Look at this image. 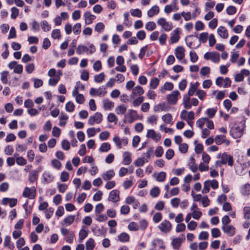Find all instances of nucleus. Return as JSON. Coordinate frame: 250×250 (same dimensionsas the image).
<instances>
[{
	"mask_svg": "<svg viewBox=\"0 0 250 250\" xmlns=\"http://www.w3.org/2000/svg\"><path fill=\"white\" fill-rule=\"evenodd\" d=\"M185 49L183 46H178L175 49V55L179 60L183 59L185 56Z\"/></svg>",
	"mask_w": 250,
	"mask_h": 250,
	"instance_id": "obj_11",
	"label": "nucleus"
},
{
	"mask_svg": "<svg viewBox=\"0 0 250 250\" xmlns=\"http://www.w3.org/2000/svg\"><path fill=\"white\" fill-rule=\"evenodd\" d=\"M127 116L128 117V122L129 123H132L134 121L137 120L139 117L137 112L133 109L128 110Z\"/></svg>",
	"mask_w": 250,
	"mask_h": 250,
	"instance_id": "obj_10",
	"label": "nucleus"
},
{
	"mask_svg": "<svg viewBox=\"0 0 250 250\" xmlns=\"http://www.w3.org/2000/svg\"><path fill=\"white\" fill-rule=\"evenodd\" d=\"M126 111V107L124 104L120 105L115 108V111L117 114H124Z\"/></svg>",
	"mask_w": 250,
	"mask_h": 250,
	"instance_id": "obj_36",
	"label": "nucleus"
},
{
	"mask_svg": "<svg viewBox=\"0 0 250 250\" xmlns=\"http://www.w3.org/2000/svg\"><path fill=\"white\" fill-rule=\"evenodd\" d=\"M39 171L33 170L29 173V181L31 183H34L38 178Z\"/></svg>",
	"mask_w": 250,
	"mask_h": 250,
	"instance_id": "obj_37",
	"label": "nucleus"
},
{
	"mask_svg": "<svg viewBox=\"0 0 250 250\" xmlns=\"http://www.w3.org/2000/svg\"><path fill=\"white\" fill-rule=\"evenodd\" d=\"M144 93L143 88L140 85H137L131 90L129 97L131 99H134L137 97L141 96Z\"/></svg>",
	"mask_w": 250,
	"mask_h": 250,
	"instance_id": "obj_4",
	"label": "nucleus"
},
{
	"mask_svg": "<svg viewBox=\"0 0 250 250\" xmlns=\"http://www.w3.org/2000/svg\"><path fill=\"white\" fill-rule=\"evenodd\" d=\"M111 149V146L109 143H103L100 148L99 150L101 152H106Z\"/></svg>",
	"mask_w": 250,
	"mask_h": 250,
	"instance_id": "obj_33",
	"label": "nucleus"
},
{
	"mask_svg": "<svg viewBox=\"0 0 250 250\" xmlns=\"http://www.w3.org/2000/svg\"><path fill=\"white\" fill-rule=\"evenodd\" d=\"M85 250H93L95 247V242L93 238H89L85 243Z\"/></svg>",
	"mask_w": 250,
	"mask_h": 250,
	"instance_id": "obj_29",
	"label": "nucleus"
},
{
	"mask_svg": "<svg viewBox=\"0 0 250 250\" xmlns=\"http://www.w3.org/2000/svg\"><path fill=\"white\" fill-rule=\"evenodd\" d=\"M210 187L213 189H216L218 188V182L215 179L212 180H208L204 183V188L202 189V192L204 193H207L209 192L210 190Z\"/></svg>",
	"mask_w": 250,
	"mask_h": 250,
	"instance_id": "obj_1",
	"label": "nucleus"
},
{
	"mask_svg": "<svg viewBox=\"0 0 250 250\" xmlns=\"http://www.w3.org/2000/svg\"><path fill=\"white\" fill-rule=\"evenodd\" d=\"M222 229L225 233H227L230 236L234 235L235 233V229L232 226H222Z\"/></svg>",
	"mask_w": 250,
	"mask_h": 250,
	"instance_id": "obj_14",
	"label": "nucleus"
},
{
	"mask_svg": "<svg viewBox=\"0 0 250 250\" xmlns=\"http://www.w3.org/2000/svg\"><path fill=\"white\" fill-rule=\"evenodd\" d=\"M217 33L223 39H227L228 37V30L224 26H219L217 29Z\"/></svg>",
	"mask_w": 250,
	"mask_h": 250,
	"instance_id": "obj_19",
	"label": "nucleus"
},
{
	"mask_svg": "<svg viewBox=\"0 0 250 250\" xmlns=\"http://www.w3.org/2000/svg\"><path fill=\"white\" fill-rule=\"evenodd\" d=\"M156 173H154L153 175L156 177V180L158 182H164L166 177V173L164 171L159 172L157 176Z\"/></svg>",
	"mask_w": 250,
	"mask_h": 250,
	"instance_id": "obj_32",
	"label": "nucleus"
},
{
	"mask_svg": "<svg viewBox=\"0 0 250 250\" xmlns=\"http://www.w3.org/2000/svg\"><path fill=\"white\" fill-rule=\"evenodd\" d=\"M51 164L54 168L57 169H60L62 167L61 163L57 159L52 160L51 161Z\"/></svg>",
	"mask_w": 250,
	"mask_h": 250,
	"instance_id": "obj_64",
	"label": "nucleus"
},
{
	"mask_svg": "<svg viewBox=\"0 0 250 250\" xmlns=\"http://www.w3.org/2000/svg\"><path fill=\"white\" fill-rule=\"evenodd\" d=\"M42 177L44 180V181L49 183L53 181L54 179V176L49 171H44L42 174Z\"/></svg>",
	"mask_w": 250,
	"mask_h": 250,
	"instance_id": "obj_22",
	"label": "nucleus"
},
{
	"mask_svg": "<svg viewBox=\"0 0 250 250\" xmlns=\"http://www.w3.org/2000/svg\"><path fill=\"white\" fill-rule=\"evenodd\" d=\"M81 24L77 23L73 27V31L75 35L79 34L81 32Z\"/></svg>",
	"mask_w": 250,
	"mask_h": 250,
	"instance_id": "obj_52",
	"label": "nucleus"
},
{
	"mask_svg": "<svg viewBox=\"0 0 250 250\" xmlns=\"http://www.w3.org/2000/svg\"><path fill=\"white\" fill-rule=\"evenodd\" d=\"M190 169L193 172H195L197 169V165L195 164V160L193 157L190 158V162L188 164Z\"/></svg>",
	"mask_w": 250,
	"mask_h": 250,
	"instance_id": "obj_26",
	"label": "nucleus"
},
{
	"mask_svg": "<svg viewBox=\"0 0 250 250\" xmlns=\"http://www.w3.org/2000/svg\"><path fill=\"white\" fill-rule=\"evenodd\" d=\"M208 120L207 118H202L198 119L196 122L197 126L200 129H202L205 122Z\"/></svg>",
	"mask_w": 250,
	"mask_h": 250,
	"instance_id": "obj_54",
	"label": "nucleus"
},
{
	"mask_svg": "<svg viewBox=\"0 0 250 250\" xmlns=\"http://www.w3.org/2000/svg\"><path fill=\"white\" fill-rule=\"evenodd\" d=\"M60 79L59 75H57L54 78L49 79L48 84L50 85L55 86L59 81Z\"/></svg>",
	"mask_w": 250,
	"mask_h": 250,
	"instance_id": "obj_58",
	"label": "nucleus"
},
{
	"mask_svg": "<svg viewBox=\"0 0 250 250\" xmlns=\"http://www.w3.org/2000/svg\"><path fill=\"white\" fill-rule=\"evenodd\" d=\"M241 192L243 195H248L250 194V185L247 184L242 187Z\"/></svg>",
	"mask_w": 250,
	"mask_h": 250,
	"instance_id": "obj_40",
	"label": "nucleus"
},
{
	"mask_svg": "<svg viewBox=\"0 0 250 250\" xmlns=\"http://www.w3.org/2000/svg\"><path fill=\"white\" fill-rule=\"evenodd\" d=\"M190 60L192 62H195L197 61L198 57L195 51H190L189 52Z\"/></svg>",
	"mask_w": 250,
	"mask_h": 250,
	"instance_id": "obj_62",
	"label": "nucleus"
},
{
	"mask_svg": "<svg viewBox=\"0 0 250 250\" xmlns=\"http://www.w3.org/2000/svg\"><path fill=\"white\" fill-rule=\"evenodd\" d=\"M123 164L125 165H128L131 162L130 153L129 152H125L124 153Z\"/></svg>",
	"mask_w": 250,
	"mask_h": 250,
	"instance_id": "obj_27",
	"label": "nucleus"
},
{
	"mask_svg": "<svg viewBox=\"0 0 250 250\" xmlns=\"http://www.w3.org/2000/svg\"><path fill=\"white\" fill-rule=\"evenodd\" d=\"M162 219V214L161 212H156L153 217V221L155 223H158Z\"/></svg>",
	"mask_w": 250,
	"mask_h": 250,
	"instance_id": "obj_56",
	"label": "nucleus"
},
{
	"mask_svg": "<svg viewBox=\"0 0 250 250\" xmlns=\"http://www.w3.org/2000/svg\"><path fill=\"white\" fill-rule=\"evenodd\" d=\"M102 120V114L101 113L96 112L89 117L87 123L89 125H93L95 124H100Z\"/></svg>",
	"mask_w": 250,
	"mask_h": 250,
	"instance_id": "obj_2",
	"label": "nucleus"
},
{
	"mask_svg": "<svg viewBox=\"0 0 250 250\" xmlns=\"http://www.w3.org/2000/svg\"><path fill=\"white\" fill-rule=\"evenodd\" d=\"M51 36L54 39H59L61 38V32L59 29H54L52 31Z\"/></svg>",
	"mask_w": 250,
	"mask_h": 250,
	"instance_id": "obj_63",
	"label": "nucleus"
},
{
	"mask_svg": "<svg viewBox=\"0 0 250 250\" xmlns=\"http://www.w3.org/2000/svg\"><path fill=\"white\" fill-rule=\"evenodd\" d=\"M162 119L165 123L167 124H169L170 125H172L173 124V122L172 121V117L171 115L169 113H167L163 115L162 117Z\"/></svg>",
	"mask_w": 250,
	"mask_h": 250,
	"instance_id": "obj_35",
	"label": "nucleus"
},
{
	"mask_svg": "<svg viewBox=\"0 0 250 250\" xmlns=\"http://www.w3.org/2000/svg\"><path fill=\"white\" fill-rule=\"evenodd\" d=\"M105 75L104 72H102L99 75L94 76V81L97 83H102L104 79Z\"/></svg>",
	"mask_w": 250,
	"mask_h": 250,
	"instance_id": "obj_42",
	"label": "nucleus"
},
{
	"mask_svg": "<svg viewBox=\"0 0 250 250\" xmlns=\"http://www.w3.org/2000/svg\"><path fill=\"white\" fill-rule=\"evenodd\" d=\"M32 81L34 82V86L36 88L41 87L43 84V81L41 79L33 78Z\"/></svg>",
	"mask_w": 250,
	"mask_h": 250,
	"instance_id": "obj_61",
	"label": "nucleus"
},
{
	"mask_svg": "<svg viewBox=\"0 0 250 250\" xmlns=\"http://www.w3.org/2000/svg\"><path fill=\"white\" fill-rule=\"evenodd\" d=\"M180 95V93L178 90L173 91L170 94L167 96V102L170 104H175L177 103L178 97Z\"/></svg>",
	"mask_w": 250,
	"mask_h": 250,
	"instance_id": "obj_6",
	"label": "nucleus"
},
{
	"mask_svg": "<svg viewBox=\"0 0 250 250\" xmlns=\"http://www.w3.org/2000/svg\"><path fill=\"white\" fill-rule=\"evenodd\" d=\"M107 120L110 123L113 122L116 124L118 122V118L114 113H111L107 116Z\"/></svg>",
	"mask_w": 250,
	"mask_h": 250,
	"instance_id": "obj_51",
	"label": "nucleus"
},
{
	"mask_svg": "<svg viewBox=\"0 0 250 250\" xmlns=\"http://www.w3.org/2000/svg\"><path fill=\"white\" fill-rule=\"evenodd\" d=\"M22 196L24 197H28L30 199H33L35 197V188H29L26 187L22 193Z\"/></svg>",
	"mask_w": 250,
	"mask_h": 250,
	"instance_id": "obj_8",
	"label": "nucleus"
},
{
	"mask_svg": "<svg viewBox=\"0 0 250 250\" xmlns=\"http://www.w3.org/2000/svg\"><path fill=\"white\" fill-rule=\"evenodd\" d=\"M9 72L8 71H3L0 73V80L4 84H7L8 83V77L9 76Z\"/></svg>",
	"mask_w": 250,
	"mask_h": 250,
	"instance_id": "obj_31",
	"label": "nucleus"
},
{
	"mask_svg": "<svg viewBox=\"0 0 250 250\" xmlns=\"http://www.w3.org/2000/svg\"><path fill=\"white\" fill-rule=\"evenodd\" d=\"M42 28L43 31L48 32L51 29V25L46 21H43L42 22Z\"/></svg>",
	"mask_w": 250,
	"mask_h": 250,
	"instance_id": "obj_55",
	"label": "nucleus"
},
{
	"mask_svg": "<svg viewBox=\"0 0 250 250\" xmlns=\"http://www.w3.org/2000/svg\"><path fill=\"white\" fill-rule=\"evenodd\" d=\"M129 235L125 232H122L118 236V240L122 243L129 242Z\"/></svg>",
	"mask_w": 250,
	"mask_h": 250,
	"instance_id": "obj_23",
	"label": "nucleus"
},
{
	"mask_svg": "<svg viewBox=\"0 0 250 250\" xmlns=\"http://www.w3.org/2000/svg\"><path fill=\"white\" fill-rule=\"evenodd\" d=\"M160 193V190L157 187L152 188L150 191V194L153 197H157Z\"/></svg>",
	"mask_w": 250,
	"mask_h": 250,
	"instance_id": "obj_44",
	"label": "nucleus"
},
{
	"mask_svg": "<svg viewBox=\"0 0 250 250\" xmlns=\"http://www.w3.org/2000/svg\"><path fill=\"white\" fill-rule=\"evenodd\" d=\"M109 201L116 203L120 201V191L117 189L112 190L109 193L108 198Z\"/></svg>",
	"mask_w": 250,
	"mask_h": 250,
	"instance_id": "obj_7",
	"label": "nucleus"
},
{
	"mask_svg": "<svg viewBox=\"0 0 250 250\" xmlns=\"http://www.w3.org/2000/svg\"><path fill=\"white\" fill-rule=\"evenodd\" d=\"M189 95L185 94L183 97V104L184 107L186 109H189L191 107V104H190V97Z\"/></svg>",
	"mask_w": 250,
	"mask_h": 250,
	"instance_id": "obj_18",
	"label": "nucleus"
},
{
	"mask_svg": "<svg viewBox=\"0 0 250 250\" xmlns=\"http://www.w3.org/2000/svg\"><path fill=\"white\" fill-rule=\"evenodd\" d=\"M152 246L154 248L158 250L164 249L165 246L162 240L160 239H155L152 242Z\"/></svg>",
	"mask_w": 250,
	"mask_h": 250,
	"instance_id": "obj_17",
	"label": "nucleus"
},
{
	"mask_svg": "<svg viewBox=\"0 0 250 250\" xmlns=\"http://www.w3.org/2000/svg\"><path fill=\"white\" fill-rule=\"evenodd\" d=\"M208 37L209 36L207 32H203L200 34L199 37V40L200 42H202L203 43H205L207 42Z\"/></svg>",
	"mask_w": 250,
	"mask_h": 250,
	"instance_id": "obj_50",
	"label": "nucleus"
},
{
	"mask_svg": "<svg viewBox=\"0 0 250 250\" xmlns=\"http://www.w3.org/2000/svg\"><path fill=\"white\" fill-rule=\"evenodd\" d=\"M85 24H90L96 19V16L91 14L89 11L85 12L83 14Z\"/></svg>",
	"mask_w": 250,
	"mask_h": 250,
	"instance_id": "obj_13",
	"label": "nucleus"
},
{
	"mask_svg": "<svg viewBox=\"0 0 250 250\" xmlns=\"http://www.w3.org/2000/svg\"><path fill=\"white\" fill-rule=\"evenodd\" d=\"M182 237H178L174 238L172 240L171 242V244L173 246V248L174 249L178 250L180 248L182 241L185 239L184 237V235H182Z\"/></svg>",
	"mask_w": 250,
	"mask_h": 250,
	"instance_id": "obj_16",
	"label": "nucleus"
},
{
	"mask_svg": "<svg viewBox=\"0 0 250 250\" xmlns=\"http://www.w3.org/2000/svg\"><path fill=\"white\" fill-rule=\"evenodd\" d=\"M75 105L73 102L70 101L66 103L65 105V109L67 112H71L74 110Z\"/></svg>",
	"mask_w": 250,
	"mask_h": 250,
	"instance_id": "obj_59",
	"label": "nucleus"
},
{
	"mask_svg": "<svg viewBox=\"0 0 250 250\" xmlns=\"http://www.w3.org/2000/svg\"><path fill=\"white\" fill-rule=\"evenodd\" d=\"M87 234L88 233L85 230L81 229L79 233V242H82L87 237Z\"/></svg>",
	"mask_w": 250,
	"mask_h": 250,
	"instance_id": "obj_46",
	"label": "nucleus"
},
{
	"mask_svg": "<svg viewBox=\"0 0 250 250\" xmlns=\"http://www.w3.org/2000/svg\"><path fill=\"white\" fill-rule=\"evenodd\" d=\"M187 45L191 49H196L200 45V43L197 42L196 39H193L191 41L187 42Z\"/></svg>",
	"mask_w": 250,
	"mask_h": 250,
	"instance_id": "obj_28",
	"label": "nucleus"
},
{
	"mask_svg": "<svg viewBox=\"0 0 250 250\" xmlns=\"http://www.w3.org/2000/svg\"><path fill=\"white\" fill-rule=\"evenodd\" d=\"M148 162V160L147 158H145L144 156H142V157L137 159L134 162V165L136 167H141L143 166L145 163Z\"/></svg>",
	"mask_w": 250,
	"mask_h": 250,
	"instance_id": "obj_24",
	"label": "nucleus"
},
{
	"mask_svg": "<svg viewBox=\"0 0 250 250\" xmlns=\"http://www.w3.org/2000/svg\"><path fill=\"white\" fill-rule=\"evenodd\" d=\"M75 218V215H70L65 217L63 221L66 226H69L73 223Z\"/></svg>",
	"mask_w": 250,
	"mask_h": 250,
	"instance_id": "obj_34",
	"label": "nucleus"
},
{
	"mask_svg": "<svg viewBox=\"0 0 250 250\" xmlns=\"http://www.w3.org/2000/svg\"><path fill=\"white\" fill-rule=\"evenodd\" d=\"M146 136L147 138H150L156 142L159 141L161 138L160 135L156 133L153 129L148 130Z\"/></svg>",
	"mask_w": 250,
	"mask_h": 250,
	"instance_id": "obj_12",
	"label": "nucleus"
},
{
	"mask_svg": "<svg viewBox=\"0 0 250 250\" xmlns=\"http://www.w3.org/2000/svg\"><path fill=\"white\" fill-rule=\"evenodd\" d=\"M211 55V57L210 58V60L212 61L213 62L217 63L218 62L220 61V55L217 52H212L210 54Z\"/></svg>",
	"mask_w": 250,
	"mask_h": 250,
	"instance_id": "obj_47",
	"label": "nucleus"
},
{
	"mask_svg": "<svg viewBox=\"0 0 250 250\" xmlns=\"http://www.w3.org/2000/svg\"><path fill=\"white\" fill-rule=\"evenodd\" d=\"M159 83V80L157 78H152L150 82L149 86L151 89H156Z\"/></svg>",
	"mask_w": 250,
	"mask_h": 250,
	"instance_id": "obj_39",
	"label": "nucleus"
},
{
	"mask_svg": "<svg viewBox=\"0 0 250 250\" xmlns=\"http://www.w3.org/2000/svg\"><path fill=\"white\" fill-rule=\"evenodd\" d=\"M180 39L179 31L178 28L174 29L171 34L170 41L171 43H174L178 42Z\"/></svg>",
	"mask_w": 250,
	"mask_h": 250,
	"instance_id": "obj_15",
	"label": "nucleus"
},
{
	"mask_svg": "<svg viewBox=\"0 0 250 250\" xmlns=\"http://www.w3.org/2000/svg\"><path fill=\"white\" fill-rule=\"evenodd\" d=\"M103 103L104 108L105 110H110L114 107V103L108 99H104Z\"/></svg>",
	"mask_w": 250,
	"mask_h": 250,
	"instance_id": "obj_25",
	"label": "nucleus"
},
{
	"mask_svg": "<svg viewBox=\"0 0 250 250\" xmlns=\"http://www.w3.org/2000/svg\"><path fill=\"white\" fill-rule=\"evenodd\" d=\"M157 24L159 26H161L166 31H169L173 28L172 23L167 21L164 18H161L158 19L157 21Z\"/></svg>",
	"mask_w": 250,
	"mask_h": 250,
	"instance_id": "obj_3",
	"label": "nucleus"
},
{
	"mask_svg": "<svg viewBox=\"0 0 250 250\" xmlns=\"http://www.w3.org/2000/svg\"><path fill=\"white\" fill-rule=\"evenodd\" d=\"M225 139L226 136L225 135H220L215 137L214 141L217 145H220L225 141Z\"/></svg>",
	"mask_w": 250,
	"mask_h": 250,
	"instance_id": "obj_41",
	"label": "nucleus"
},
{
	"mask_svg": "<svg viewBox=\"0 0 250 250\" xmlns=\"http://www.w3.org/2000/svg\"><path fill=\"white\" fill-rule=\"evenodd\" d=\"M104 29V25L103 22H101L97 23L94 28L95 30L99 33H102Z\"/></svg>",
	"mask_w": 250,
	"mask_h": 250,
	"instance_id": "obj_48",
	"label": "nucleus"
},
{
	"mask_svg": "<svg viewBox=\"0 0 250 250\" xmlns=\"http://www.w3.org/2000/svg\"><path fill=\"white\" fill-rule=\"evenodd\" d=\"M132 101V104L134 107L139 106L144 101L143 96L137 97Z\"/></svg>",
	"mask_w": 250,
	"mask_h": 250,
	"instance_id": "obj_30",
	"label": "nucleus"
},
{
	"mask_svg": "<svg viewBox=\"0 0 250 250\" xmlns=\"http://www.w3.org/2000/svg\"><path fill=\"white\" fill-rule=\"evenodd\" d=\"M157 120L158 116L155 115H153L147 118V121L148 123L151 124V125H153L157 124Z\"/></svg>",
	"mask_w": 250,
	"mask_h": 250,
	"instance_id": "obj_45",
	"label": "nucleus"
},
{
	"mask_svg": "<svg viewBox=\"0 0 250 250\" xmlns=\"http://www.w3.org/2000/svg\"><path fill=\"white\" fill-rule=\"evenodd\" d=\"M158 227L162 232L167 233L171 230L172 226L169 221L165 220L160 224Z\"/></svg>",
	"mask_w": 250,
	"mask_h": 250,
	"instance_id": "obj_5",
	"label": "nucleus"
},
{
	"mask_svg": "<svg viewBox=\"0 0 250 250\" xmlns=\"http://www.w3.org/2000/svg\"><path fill=\"white\" fill-rule=\"evenodd\" d=\"M115 175V172L113 170L110 169L102 174V177L104 180L108 181L111 179Z\"/></svg>",
	"mask_w": 250,
	"mask_h": 250,
	"instance_id": "obj_20",
	"label": "nucleus"
},
{
	"mask_svg": "<svg viewBox=\"0 0 250 250\" xmlns=\"http://www.w3.org/2000/svg\"><path fill=\"white\" fill-rule=\"evenodd\" d=\"M17 164L19 166H24L26 164L27 161L23 157H17L16 158Z\"/></svg>",
	"mask_w": 250,
	"mask_h": 250,
	"instance_id": "obj_53",
	"label": "nucleus"
},
{
	"mask_svg": "<svg viewBox=\"0 0 250 250\" xmlns=\"http://www.w3.org/2000/svg\"><path fill=\"white\" fill-rule=\"evenodd\" d=\"M131 14L132 16L141 18L142 17V12L139 9H131L130 10Z\"/></svg>",
	"mask_w": 250,
	"mask_h": 250,
	"instance_id": "obj_57",
	"label": "nucleus"
},
{
	"mask_svg": "<svg viewBox=\"0 0 250 250\" xmlns=\"http://www.w3.org/2000/svg\"><path fill=\"white\" fill-rule=\"evenodd\" d=\"M11 18L13 19H15L19 14V9L15 7H13L11 8Z\"/></svg>",
	"mask_w": 250,
	"mask_h": 250,
	"instance_id": "obj_60",
	"label": "nucleus"
},
{
	"mask_svg": "<svg viewBox=\"0 0 250 250\" xmlns=\"http://www.w3.org/2000/svg\"><path fill=\"white\" fill-rule=\"evenodd\" d=\"M159 11V7L157 5H154L147 11V16L150 18L152 17L155 15L158 14Z\"/></svg>",
	"mask_w": 250,
	"mask_h": 250,
	"instance_id": "obj_21",
	"label": "nucleus"
},
{
	"mask_svg": "<svg viewBox=\"0 0 250 250\" xmlns=\"http://www.w3.org/2000/svg\"><path fill=\"white\" fill-rule=\"evenodd\" d=\"M173 88V84L171 83L167 82L166 83L163 87L160 89L162 93H164L165 90H171Z\"/></svg>",
	"mask_w": 250,
	"mask_h": 250,
	"instance_id": "obj_38",
	"label": "nucleus"
},
{
	"mask_svg": "<svg viewBox=\"0 0 250 250\" xmlns=\"http://www.w3.org/2000/svg\"><path fill=\"white\" fill-rule=\"evenodd\" d=\"M88 50V48L86 46L83 45H79L77 48L76 52L78 54H82Z\"/></svg>",
	"mask_w": 250,
	"mask_h": 250,
	"instance_id": "obj_49",
	"label": "nucleus"
},
{
	"mask_svg": "<svg viewBox=\"0 0 250 250\" xmlns=\"http://www.w3.org/2000/svg\"><path fill=\"white\" fill-rule=\"evenodd\" d=\"M156 27V25L155 23L153 21H148L147 22L145 26V28L149 31H151L155 29Z\"/></svg>",
	"mask_w": 250,
	"mask_h": 250,
	"instance_id": "obj_43",
	"label": "nucleus"
},
{
	"mask_svg": "<svg viewBox=\"0 0 250 250\" xmlns=\"http://www.w3.org/2000/svg\"><path fill=\"white\" fill-rule=\"evenodd\" d=\"M221 162L222 164L228 163L229 166L231 167L233 165V158L230 155H228L227 153L224 152L222 155Z\"/></svg>",
	"mask_w": 250,
	"mask_h": 250,
	"instance_id": "obj_9",
	"label": "nucleus"
}]
</instances>
